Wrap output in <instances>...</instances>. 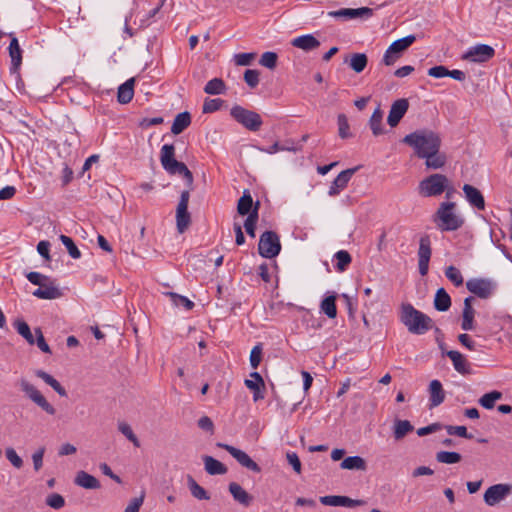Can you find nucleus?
Returning a JSON list of instances; mask_svg holds the SVG:
<instances>
[{
	"instance_id": "423d86ee",
	"label": "nucleus",
	"mask_w": 512,
	"mask_h": 512,
	"mask_svg": "<svg viewBox=\"0 0 512 512\" xmlns=\"http://www.w3.org/2000/svg\"><path fill=\"white\" fill-rule=\"evenodd\" d=\"M232 118L250 131H258L263 123L260 114L245 109L240 105H234L230 110Z\"/></svg>"
},
{
	"instance_id": "603ef678",
	"label": "nucleus",
	"mask_w": 512,
	"mask_h": 512,
	"mask_svg": "<svg viewBox=\"0 0 512 512\" xmlns=\"http://www.w3.org/2000/svg\"><path fill=\"white\" fill-rule=\"evenodd\" d=\"M262 344L258 343L255 345L250 353V365L253 369H257L262 360Z\"/></svg>"
},
{
	"instance_id": "6e6d98bb",
	"label": "nucleus",
	"mask_w": 512,
	"mask_h": 512,
	"mask_svg": "<svg viewBox=\"0 0 512 512\" xmlns=\"http://www.w3.org/2000/svg\"><path fill=\"white\" fill-rule=\"evenodd\" d=\"M46 504L53 509H61L65 505V499L58 493H52L47 496Z\"/></svg>"
},
{
	"instance_id": "6ab92c4d",
	"label": "nucleus",
	"mask_w": 512,
	"mask_h": 512,
	"mask_svg": "<svg viewBox=\"0 0 512 512\" xmlns=\"http://www.w3.org/2000/svg\"><path fill=\"white\" fill-rule=\"evenodd\" d=\"M11 38L8 50L11 58V71L16 72L22 63V49L19 45L18 39L13 33L9 34Z\"/></svg>"
},
{
	"instance_id": "a211bd4d",
	"label": "nucleus",
	"mask_w": 512,
	"mask_h": 512,
	"mask_svg": "<svg viewBox=\"0 0 512 512\" xmlns=\"http://www.w3.org/2000/svg\"><path fill=\"white\" fill-rule=\"evenodd\" d=\"M320 41L312 34H305L294 38L291 45L305 52L316 50L320 47Z\"/></svg>"
},
{
	"instance_id": "0eeeda50",
	"label": "nucleus",
	"mask_w": 512,
	"mask_h": 512,
	"mask_svg": "<svg viewBox=\"0 0 512 512\" xmlns=\"http://www.w3.org/2000/svg\"><path fill=\"white\" fill-rule=\"evenodd\" d=\"M281 251V243L278 234L275 231H265L261 234L258 243V252L263 258H274Z\"/></svg>"
},
{
	"instance_id": "e433bc0d",
	"label": "nucleus",
	"mask_w": 512,
	"mask_h": 512,
	"mask_svg": "<svg viewBox=\"0 0 512 512\" xmlns=\"http://www.w3.org/2000/svg\"><path fill=\"white\" fill-rule=\"evenodd\" d=\"M368 63V58L364 53H354L351 55L349 66L356 73L364 71Z\"/></svg>"
},
{
	"instance_id": "338daca9",
	"label": "nucleus",
	"mask_w": 512,
	"mask_h": 512,
	"mask_svg": "<svg viewBox=\"0 0 512 512\" xmlns=\"http://www.w3.org/2000/svg\"><path fill=\"white\" fill-rule=\"evenodd\" d=\"M288 463L293 467L296 473H301V462L298 455L295 452L287 453L286 455Z\"/></svg>"
},
{
	"instance_id": "4d7b16f0",
	"label": "nucleus",
	"mask_w": 512,
	"mask_h": 512,
	"mask_svg": "<svg viewBox=\"0 0 512 512\" xmlns=\"http://www.w3.org/2000/svg\"><path fill=\"white\" fill-rule=\"evenodd\" d=\"M244 81L250 88H255L259 84V71L247 69L244 73Z\"/></svg>"
},
{
	"instance_id": "20e7f679",
	"label": "nucleus",
	"mask_w": 512,
	"mask_h": 512,
	"mask_svg": "<svg viewBox=\"0 0 512 512\" xmlns=\"http://www.w3.org/2000/svg\"><path fill=\"white\" fill-rule=\"evenodd\" d=\"M419 193L424 197L441 195L446 191V197L450 198L451 189L448 178L443 174H432L423 179L418 186Z\"/></svg>"
},
{
	"instance_id": "f03ea898",
	"label": "nucleus",
	"mask_w": 512,
	"mask_h": 512,
	"mask_svg": "<svg viewBox=\"0 0 512 512\" xmlns=\"http://www.w3.org/2000/svg\"><path fill=\"white\" fill-rule=\"evenodd\" d=\"M400 321L410 333L415 335H423L433 326V320L428 315L409 303L402 305Z\"/></svg>"
},
{
	"instance_id": "aec40b11",
	"label": "nucleus",
	"mask_w": 512,
	"mask_h": 512,
	"mask_svg": "<svg viewBox=\"0 0 512 512\" xmlns=\"http://www.w3.org/2000/svg\"><path fill=\"white\" fill-rule=\"evenodd\" d=\"M33 296L39 299L52 300L60 298L62 296V292L52 282H50V284H46L44 282L39 286V288L34 290Z\"/></svg>"
},
{
	"instance_id": "49530a36",
	"label": "nucleus",
	"mask_w": 512,
	"mask_h": 512,
	"mask_svg": "<svg viewBox=\"0 0 512 512\" xmlns=\"http://www.w3.org/2000/svg\"><path fill=\"white\" fill-rule=\"evenodd\" d=\"M118 430L133 443L135 447H140V441L137 436L134 434L131 426L126 422L118 423Z\"/></svg>"
},
{
	"instance_id": "774afa93",
	"label": "nucleus",
	"mask_w": 512,
	"mask_h": 512,
	"mask_svg": "<svg viewBox=\"0 0 512 512\" xmlns=\"http://www.w3.org/2000/svg\"><path fill=\"white\" fill-rule=\"evenodd\" d=\"M144 496L136 497L131 500L124 512H139V509L143 503Z\"/></svg>"
},
{
	"instance_id": "5fc2aeb1",
	"label": "nucleus",
	"mask_w": 512,
	"mask_h": 512,
	"mask_svg": "<svg viewBox=\"0 0 512 512\" xmlns=\"http://www.w3.org/2000/svg\"><path fill=\"white\" fill-rule=\"evenodd\" d=\"M223 100L216 98V99H209L207 98L202 107L203 113H213L218 111L222 106Z\"/></svg>"
},
{
	"instance_id": "2eb2a0df",
	"label": "nucleus",
	"mask_w": 512,
	"mask_h": 512,
	"mask_svg": "<svg viewBox=\"0 0 512 512\" xmlns=\"http://www.w3.org/2000/svg\"><path fill=\"white\" fill-rule=\"evenodd\" d=\"M320 502L326 506H334V507H348L354 508L357 506H362L365 504L364 500L360 499H351L347 496L341 495H327L320 497Z\"/></svg>"
},
{
	"instance_id": "ddd939ff",
	"label": "nucleus",
	"mask_w": 512,
	"mask_h": 512,
	"mask_svg": "<svg viewBox=\"0 0 512 512\" xmlns=\"http://www.w3.org/2000/svg\"><path fill=\"white\" fill-rule=\"evenodd\" d=\"M217 446L226 450L233 458L237 460L241 466L245 467L246 469L256 473L261 472L260 466L253 459H251V457L246 452L228 444L218 443Z\"/></svg>"
},
{
	"instance_id": "f3484780",
	"label": "nucleus",
	"mask_w": 512,
	"mask_h": 512,
	"mask_svg": "<svg viewBox=\"0 0 512 512\" xmlns=\"http://www.w3.org/2000/svg\"><path fill=\"white\" fill-rule=\"evenodd\" d=\"M358 170V167L349 168L340 172L337 177L333 180L329 187L328 195L337 196L342 190H344L354 173Z\"/></svg>"
},
{
	"instance_id": "8fccbe9b",
	"label": "nucleus",
	"mask_w": 512,
	"mask_h": 512,
	"mask_svg": "<svg viewBox=\"0 0 512 512\" xmlns=\"http://www.w3.org/2000/svg\"><path fill=\"white\" fill-rule=\"evenodd\" d=\"M250 377L252 379H246L244 382L245 386L249 390H257L258 387L265 388V382H264L262 376L260 375V373L254 371V372L250 373Z\"/></svg>"
},
{
	"instance_id": "37998d69",
	"label": "nucleus",
	"mask_w": 512,
	"mask_h": 512,
	"mask_svg": "<svg viewBox=\"0 0 512 512\" xmlns=\"http://www.w3.org/2000/svg\"><path fill=\"white\" fill-rule=\"evenodd\" d=\"M463 191H464L468 201L473 206L480 209V190L476 189L475 187H473L469 184H465L463 187Z\"/></svg>"
},
{
	"instance_id": "b1692460",
	"label": "nucleus",
	"mask_w": 512,
	"mask_h": 512,
	"mask_svg": "<svg viewBox=\"0 0 512 512\" xmlns=\"http://www.w3.org/2000/svg\"><path fill=\"white\" fill-rule=\"evenodd\" d=\"M205 470L209 475H223L227 472V467L212 456H203Z\"/></svg>"
},
{
	"instance_id": "052dcab7",
	"label": "nucleus",
	"mask_w": 512,
	"mask_h": 512,
	"mask_svg": "<svg viewBox=\"0 0 512 512\" xmlns=\"http://www.w3.org/2000/svg\"><path fill=\"white\" fill-rule=\"evenodd\" d=\"M5 454L7 459L15 468L20 469L23 466V460L13 448H7Z\"/></svg>"
},
{
	"instance_id": "dca6fc26",
	"label": "nucleus",
	"mask_w": 512,
	"mask_h": 512,
	"mask_svg": "<svg viewBox=\"0 0 512 512\" xmlns=\"http://www.w3.org/2000/svg\"><path fill=\"white\" fill-rule=\"evenodd\" d=\"M408 108L409 102L406 98H401L394 101L389 111L387 123L391 127H396L408 111Z\"/></svg>"
},
{
	"instance_id": "7c9ffc66",
	"label": "nucleus",
	"mask_w": 512,
	"mask_h": 512,
	"mask_svg": "<svg viewBox=\"0 0 512 512\" xmlns=\"http://www.w3.org/2000/svg\"><path fill=\"white\" fill-rule=\"evenodd\" d=\"M382 120H383V112L380 109V107L378 106L374 110V112L371 115L370 120H369V126H370V129L372 130V133L374 136H379L384 133V129L382 126Z\"/></svg>"
},
{
	"instance_id": "c03bdc74",
	"label": "nucleus",
	"mask_w": 512,
	"mask_h": 512,
	"mask_svg": "<svg viewBox=\"0 0 512 512\" xmlns=\"http://www.w3.org/2000/svg\"><path fill=\"white\" fill-rule=\"evenodd\" d=\"M59 238H60V241L62 242V244L66 247L69 255L73 259H79L81 257V252L78 249V247L75 245L72 238H70L69 236L63 235V234L60 235Z\"/></svg>"
},
{
	"instance_id": "c9c22d12",
	"label": "nucleus",
	"mask_w": 512,
	"mask_h": 512,
	"mask_svg": "<svg viewBox=\"0 0 512 512\" xmlns=\"http://www.w3.org/2000/svg\"><path fill=\"white\" fill-rule=\"evenodd\" d=\"M226 90V85L221 78H213L208 81L204 87V92L209 95L223 94Z\"/></svg>"
},
{
	"instance_id": "f8f14e48",
	"label": "nucleus",
	"mask_w": 512,
	"mask_h": 512,
	"mask_svg": "<svg viewBox=\"0 0 512 512\" xmlns=\"http://www.w3.org/2000/svg\"><path fill=\"white\" fill-rule=\"evenodd\" d=\"M328 16L335 19H341L343 21L353 19L366 20L373 16V9L369 7L341 8L339 10L329 11Z\"/></svg>"
},
{
	"instance_id": "39448f33",
	"label": "nucleus",
	"mask_w": 512,
	"mask_h": 512,
	"mask_svg": "<svg viewBox=\"0 0 512 512\" xmlns=\"http://www.w3.org/2000/svg\"><path fill=\"white\" fill-rule=\"evenodd\" d=\"M455 203L443 202L434 216V222L442 231H454L462 226V220L454 213Z\"/></svg>"
},
{
	"instance_id": "680f3d73",
	"label": "nucleus",
	"mask_w": 512,
	"mask_h": 512,
	"mask_svg": "<svg viewBox=\"0 0 512 512\" xmlns=\"http://www.w3.org/2000/svg\"><path fill=\"white\" fill-rule=\"evenodd\" d=\"M256 54L255 53H239L235 55V63L239 66H247L250 65L252 60H254Z\"/></svg>"
},
{
	"instance_id": "3c124183",
	"label": "nucleus",
	"mask_w": 512,
	"mask_h": 512,
	"mask_svg": "<svg viewBox=\"0 0 512 512\" xmlns=\"http://www.w3.org/2000/svg\"><path fill=\"white\" fill-rule=\"evenodd\" d=\"M278 56L275 52L267 51L261 55L259 63L268 68L274 69L277 65Z\"/></svg>"
},
{
	"instance_id": "bf43d9fd",
	"label": "nucleus",
	"mask_w": 512,
	"mask_h": 512,
	"mask_svg": "<svg viewBox=\"0 0 512 512\" xmlns=\"http://www.w3.org/2000/svg\"><path fill=\"white\" fill-rule=\"evenodd\" d=\"M497 284L490 279H482V299L490 297L496 290Z\"/></svg>"
},
{
	"instance_id": "a18cd8bd",
	"label": "nucleus",
	"mask_w": 512,
	"mask_h": 512,
	"mask_svg": "<svg viewBox=\"0 0 512 512\" xmlns=\"http://www.w3.org/2000/svg\"><path fill=\"white\" fill-rule=\"evenodd\" d=\"M503 394L500 391L494 390L492 392L482 395V408L492 409L495 402L502 398Z\"/></svg>"
},
{
	"instance_id": "c756f323",
	"label": "nucleus",
	"mask_w": 512,
	"mask_h": 512,
	"mask_svg": "<svg viewBox=\"0 0 512 512\" xmlns=\"http://www.w3.org/2000/svg\"><path fill=\"white\" fill-rule=\"evenodd\" d=\"M187 484L191 495L197 500H209L210 494L200 486L195 479L191 476H187Z\"/></svg>"
},
{
	"instance_id": "bb28decb",
	"label": "nucleus",
	"mask_w": 512,
	"mask_h": 512,
	"mask_svg": "<svg viewBox=\"0 0 512 512\" xmlns=\"http://www.w3.org/2000/svg\"><path fill=\"white\" fill-rule=\"evenodd\" d=\"M191 124V115L189 112L184 111L176 115L171 126V132L174 135H179Z\"/></svg>"
},
{
	"instance_id": "473e14b6",
	"label": "nucleus",
	"mask_w": 512,
	"mask_h": 512,
	"mask_svg": "<svg viewBox=\"0 0 512 512\" xmlns=\"http://www.w3.org/2000/svg\"><path fill=\"white\" fill-rule=\"evenodd\" d=\"M320 310L323 312L328 318H335L337 316V308H336V295H329L325 297L320 304Z\"/></svg>"
},
{
	"instance_id": "69168bd1",
	"label": "nucleus",
	"mask_w": 512,
	"mask_h": 512,
	"mask_svg": "<svg viewBox=\"0 0 512 512\" xmlns=\"http://www.w3.org/2000/svg\"><path fill=\"white\" fill-rule=\"evenodd\" d=\"M447 74H449V70L442 65L431 67L428 70V75L434 78L447 77Z\"/></svg>"
},
{
	"instance_id": "58836bf2",
	"label": "nucleus",
	"mask_w": 512,
	"mask_h": 512,
	"mask_svg": "<svg viewBox=\"0 0 512 512\" xmlns=\"http://www.w3.org/2000/svg\"><path fill=\"white\" fill-rule=\"evenodd\" d=\"M446 354L453 362V366L456 371H458L460 373H463L466 371V360L460 352L451 350V351H448Z\"/></svg>"
},
{
	"instance_id": "9b49d317",
	"label": "nucleus",
	"mask_w": 512,
	"mask_h": 512,
	"mask_svg": "<svg viewBox=\"0 0 512 512\" xmlns=\"http://www.w3.org/2000/svg\"><path fill=\"white\" fill-rule=\"evenodd\" d=\"M512 493V484L500 483L488 487L483 495L485 503L496 506Z\"/></svg>"
},
{
	"instance_id": "412c9836",
	"label": "nucleus",
	"mask_w": 512,
	"mask_h": 512,
	"mask_svg": "<svg viewBox=\"0 0 512 512\" xmlns=\"http://www.w3.org/2000/svg\"><path fill=\"white\" fill-rule=\"evenodd\" d=\"M430 408H434L442 404L445 400V392L439 380H432L429 385Z\"/></svg>"
},
{
	"instance_id": "a19ab883",
	"label": "nucleus",
	"mask_w": 512,
	"mask_h": 512,
	"mask_svg": "<svg viewBox=\"0 0 512 512\" xmlns=\"http://www.w3.org/2000/svg\"><path fill=\"white\" fill-rule=\"evenodd\" d=\"M338 134L341 139H348L352 137L350 132V125L345 114H339L337 117Z\"/></svg>"
},
{
	"instance_id": "393cba45",
	"label": "nucleus",
	"mask_w": 512,
	"mask_h": 512,
	"mask_svg": "<svg viewBox=\"0 0 512 512\" xmlns=\"http://www.w3.org/2000/svg\"><path fill=\"white\" fill-rule=\"evenodd\" d=\"M74 482L76 485L85 489H98L101 486L97 478L85 471H79L76 474Z\"/></svg>"
},
{
	"instance_id": "f257e3e1",
	"label": "nucleus",
	"mask_w": 512,
	"mask_h": 512,
	"mask_svg": "<svg viewBox=\"0 0 512 512\" xmlns=\"http://www.w3.org/2000/svg\"><path fill=\"white\" fill-rule=\"evenodd\" d=\"M402 142L414 149L415 155L423 159L425 156H431L430 151L441 146L440 136L428 129L416 130L406 135Z\"/></svg>"
},
{
	"instance_id": "c85d7f7f",
	"label": "nucleus",
	"mask_w": 512,
	"mask_h": 512,
	"mask_svg": "<svg viewBox=\"0 0 512 512\" xmlns=\"http://www.w3.org/2000/svg\"><path fill=\"white\" fill-rule=\"evenodd\" d=\"M434 307L440 312H445L451 307V298L444 288H439L436 291Z\"/></svg>"
},
{
	"instance_id": "6e6552de",
	"label": "nucleus",
	"mask_w": 512,
	"mask_h": 512,
	"mask_svg": "<svg viewBox=\"0 0 512 512\" xmlns=\"http://www.w3.org/2000/svg\"><path fill=\"white\" fill-rule=\"evenodd\" d=\"M20 390L25 394L27 398H29L32 402H34L37 406H39L43 411H45L49 415H55L56 409L47 401V399L42 395V393L27 379L21 378L19 380Z\"/></svg>"
},
{
	"instance_id": "e2e57ef3",
	"label": "nucleus",
	"mask_w": 512,
	"mask_h": 512,
	"mask_svg": "<svg viewBox=\"0 0 512 512\" xmlns=\"http://www.w3.org/2000/svg\"><path fill=\"white\" fill-rule=\"evenodd\" d=\"M27 279L34 285L40 286L46 281H50V278L48 276H45L39 272H29L26 275Z\"/></svg>"
},
{
	"instance_id": "5701e85b",
	"label": "nucleus",
	"mask_w": 512,
	"mask_h": 512,
	"mask_svg": "<svg viewBox=\"0 0 512 512\" xmlns=\"http://www.w3.org/2000/svg\"><path fill=\"white\" fill-rule=\"evenodd\" d=\"M134 78H130L121 84L117 92V100L120 104L129 103L134 96Z\"/></svg>"
},
{
	"instance_id": "7ed1b4c3",
	"label": "nucleus",
	"mask_w": 512,
	"mask_h": 512,
	"mask_svg": "<svg viewBox=\"0 0 512 512\" xmlns=\"http://www.w3.org/2000/svg\"><path fill=\"white\" fill-rule=\"evenodd\" d=\"M160 162L163 169L170 175L182 176L188 187L193 184V174L185 163L175 159V147L173 144H164L160 150Z\"/></svg>"
},
{
	"instance_id": "9d476101",
	"label": "nucleus",
	"mask_w": 512,
	"mask_h": 512,
	"mask_svg": "<svg viewBox=\"0 0 512 512\" xmlns=\"http://www.w3.org/2000/svg\"><path fill=\"white\" fill-rule=\"evenodd\" d=\"M190 200V191L184 190L181 192L178 205L176 207V229L178 233H184L191 224V214L188 211V204Z\"/></svg>"
},
{
	"instance_id": "79ce46f5",
	"label": "nucleus",
	"mask_w": 512,
	"mask_h": 512,
	"mask_svg": "<svg viewBox=\"0 0 512 512\" xmlns=\"http://www.w3.org/2000/svg\"><path fill=\"white\" fill-rule=\"evenodd\" d=\"M436 460L440 463L455 464L461 461V455L458 452L440 451L436 454Z\"/></svg>"
},
{
	"instance_id": "cd10ccee",
	"label": "nucleus",
	"mask_w": 512,
	"mask_h": 512,
	"mask_svg": "<svg viewBox=\"0 0 512 512\" xmlns=\"http://www.w3.org/2000/svg\"><path fill=\"white\" fill-rule=\"evenodd\" d=\"M255 203L253 202L252 196L248 189L243 191L242 196L239 198L237 203V212L241 216H246L254 208Z\"/></svg>"
},
{
	"instance_id": "13d9d810",
	"label": "nucleus",
	"mask_w": 512,
	"mask_h": 512,
	"mask_svg": "<svg viewBox=\"0 0 512 512\" xmlns=\"http://www.w3.org/2000/svg\"><path fill=\"white\" fill-rule=\"evenodd\" d=\"M34 333L36 336L35 343H36L37 347L42 352L51 354V349L43 336L42 330L40 328H35Z\"/></svg>"
},
{
	"instance_id": "4c0bfd02",
	"label": "nucleus",
	"mask_w": 512,
	"mask_h": 512,
	"mask_svg": "<svg viewBox=\"0 0 512 512\" xmlns=\"http://www.w3.org/2000/svg\"><path fill=\"white\" fill-rule=\"evenodd\" d=\"M14 327L17 332L30 344H35V338L32 334L29 325L23 320H16L14 322Z\"/></svg>"
},
{
	"instance_id": "de8ad7c7",
	"label": "nucleus",
	"mask_w": 512,
	"mask_h": 512,
	"mask_svg": "<svg viewBox=\"0 0 512 512\" xmlns=\"http://www.w3.org/2000/svg\"><path fill=\"white\" fill-rule=\"evenodd\" d=\"M474 316H475L474 308H471V309L463 308L462 322H461V328L463 330L469 331V330L473 329Z\"/></svg>"
},
{
	"instance_id": "ea45409f",
	"label": "nucleus",
	"mask_w": 512,
	"mask_h": 512,
	"mask_svg": "<svg viewBox=\"0 0 512 512\" xmlns=\"http://www.w3.org/2000/svg\"><path fill=\"white\" fill-rule=\"evenodd\" d=\"M334 257L337 260L336 269L339 272L345 271L352 261L351 255L346 250L336 252Z\"/></svg>"
},
{
	"instance_id": "a878e982",
	"label": "nucleus",
	"mask_w": 512,
	"mask_h": 512,
	"mask_svg": "<svg viewBox=\"0 0 512 512\" xmlns=\"http://www.w3.org/2000/svg\"><path fill=\"white\" fill-rule=\"evenodd\" d=\"M431 156H425V165L429 169H439L442 168L446 163V156L443 153H440V147H436L432 151H430Z\"/></svg>"
},
{
	"instance_id": "f704fd0d",
	"label": "nucleus",
	"mask_w": 512,
	"mask_h": 512,
	"mask_svg": "<svg viewBox=\"0 0 512 512\" xmlns=\"http://www.w3.org/2000/svg\"><path fill=\"white\" fill-rule=\"evenodd\" d=\"M165 296H168L172 304L176 307H183L186 311H190L194 308V302L189 300L187 297L177 294L175 292H164Z\"/></svg>"
},
{
	"instance_id": "864d4df0",
	"label": "nucleus",
	"mask_w": 512,
	"mask_h": 512,
	"mask_svg": "<svg viewBox=\"0 0 512 512\" xmlns=\"http://www.w3.org/2000/svg\"><path fill=\"white\" fill-rule=\"evenodd\" d=\"M445 429L449 435H456L466 439H472L473 435L468 433L467 428L465 426H452L447 425Z\"/></svg>"
},
{
	"instance_id": "09e8293b",
	"label": "nucleus",
	"mask_w": 512,
	"mask_h": 512,
	"mask_svg": "<svg viewBox=\"0 0 512 512\" xmlns=\"http://www.w3.org/2000/svg\"><path fill=\"white\" fill-rule=\"evenodd\" d=\"M445 276L455 285L461 286L463 284V277L458 268L451 265L445 269Z\"/></svg>"
},
{
	"instance_id": "1a4fd4ad",
	"label": "nucleus",
	"mask_w": 512,
	"mask_h": 512,
	"mask_svg": "<svg viewBox=\"0 0 512 512\" xmlns=\"http://www.w3.org/2000/svg\"><path fill=\"white\" fill-rule=\"evenodd\" d=\"M416 40L414 35H408L391 43L384 53L382 62L386 66L393 65Z\"/></svg>"
},
{
	"instance_id": "0e129e2a",
	"label": "nucleus",
	"mask_w": 512,
	"mask_h": 512,
	"mask_svg": "<svg viewBox=\"0 0 512 512\" xmlns=\"http://www.w3.org/2000/svg\"><path fill=\"white\" fill-rule=\"evenodd\" d=\"M45 453V447H40L32 455L33 465L35 471H39L43 466V456Z\"/></svg>"
},
{
	"instance_id": "4468645a",
	"label": "nucleus",
	"mask_w": 512,
	"mask_h": 512,
	"mask_svg": "<svg viewBox=\"0 0 512 512\" xmlns=\"http://www.w3.org/2000/svg\"><path fill=\"white\" fill-rule=\"evenodd\" d=\"M432 255L431 241L428 235L420 238L418 249V269L421 276H426L429 271V262Z\"/></svg>"
},
{
	"instance_id": "72a5a7b5",
	"label": "nucleus",
	"mask_w": 512,
	"mask_h": 512,
	"mask_svg": "<svg viewBox=\"0 0 512 512\" xmlns=\"http://www.w3.org/2000/svg\"><path fill=\"white\" fill-rule=\"evenodd\" d=\"M413 429V425L408 420H395L393 431L395 440L403 439L409 432H412Z\"/></svg>"
},
{
	"instance_id": "4be33fe9",
	"label": "nucleus",
	"mask_w": 512,
	"mask_h": 512,
	"mask_svg": "<svg viewBox=\"0 0 512 512\" xmlns=\"http://www.w3.org/2000/svg\"><path fill=\"white\" fill-rule=\"evenodd\" d=\"M229 492L234 500L247 507L251 504L253 497L236 482L229 484Z\"/></svg>"
},
{
	"instance_id": "2f4dec72",
	"label": "nucleus",
	"mask_w": 512,
	"mask_h": 512,
	"mask_svg": "<svg viewBox=\"0 0 512 512\" xmlns=\"http://www.w3.org/2000/svg\"><path fill=\"white\" fill-rule=\"evenodd\" d=\"M340 467L346 470L364 471L366 470V462L360 456H349L341 462Z\"/></svg>"
}]
</instances>
